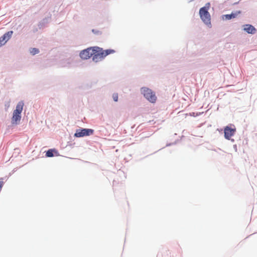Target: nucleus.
<instances>
[{
  "label": "nucleus",
  "mask_w": 257,
  "mask_h": 257,
  "mask_svg": "<svg viewBox=\"0 0 257 257\" xmlns=\"http://www.w3.org/2000/svg\"><path fill=\"white\" fill-rule=\"evenodd\" d=\"M54 150L50 149L46 152V156L47 157H52L54 156L53 152Z\"/></svg>",
  "instance_id": "obj_11"
},
{
  "label": "nucleus",
  "mask_w": 257,
  "mask_h": 257,
  "mask_svg": "<svg viewBox=\"0 0 257 257\" xmlns=\"http://www.w3.org/2000/svg\"><path fill=\"white\" fill-rule=\"evenodd\" d=\"M24 104L23 101H20L18 103L16 108L13 113L12 118V123L13 124H17L18 122L20 121L21 118V114L23 109Z\"/></svg>",
  "instance_id": "obj_2"
},
{
  "label": "nucleus",
  "mask_w": 257,
  "mask_h": 257,
  "mask_svg": "<svg viewBox=\"0 0 257 257\" xmlns=\"http://www.w3.org/2000/svg\"><path fill=\"white\" fill-rule=\"evenodd\" d=\"M13 34V32L10 31L0 37V47L4 45L11 38Z\"/></svg>",
  "instance_id": "obj_8"
},
{
  "label": "nucleus",
  "mask_w": 257,
  "mask_h": 257,
  "mask_svg": "<svg viewBox=\"0 0 257 257\" xmlns=\"http://www.w3.org/2000/svg\"><path fill=\"white\" fill-rule=\"evenodd\" d=\"M199 14L202 20L206 25H210V16L206 7H203L200 9Z\"/></svg>",
  "instance_id": "obj_4"
},
{
  "label": "nucleus",
  "mask_w": 257,
  "mask_h": 257,
  "mask_svg": "<svg viewBox=\"0 0 257 257\" xmlns=\"http://www.w3.org/2000/svg\"><path fill=\"white\" fill-rule=\"evenodd\" d=\"M115 51L113 49H107L103 50L102 48L95 47V51L93 55V60L96 62L102 60L104 57L109 54H113Z\"/></svg>",
  "instance_id": "obj_1"
},
{
  "label": "nucleus",
  "mask_w": 257,
  "mask_h": 257,
  "mask_svg": "<svg viewBox=\"0 0 257 257\" xmlns=\"http://www.w3.org/2000/svg\"><path fill=\"white\" fill-rule=\"evenodd\" d=\"M224 137L225 139L227 140H230L231 137L234 135L235 132H236L235 128L231 127L229 126H226L224 128Z\"/></svg>",
  "instance_id": "obj_7"
},
{
  "label": "nucleus",
  "mask_w": 257,
  "mask_h": 257,
  "mask_svg": "<svg viewBox=\"0 0 257 257\" xmlns=\"http://www.w3.org/2000/svg\"><path fill=\"white\" fill-rule=\"evenodd\" d=\"M39 50L38 49L35 48H32L30 51L31 53L33 55L38 54L39 53Z\"/></svg>",
  "instance_id": "obj_12"
},
{
  "label": "nucleus",
  "mask_w": 257,
  "mask_h": 257,
  "mask_svg": "<svg viewBox=\"0 0 257 257\" xmlns=\"http://www.w3.org/2000/svg\"><path fill=\"white\" fill-rule=\"evenodd\" d=\"M94 133V130L90 128H79L77 129L74 134V137L76 138H81L85 136L92 135Z\"/></svg>",
  "instance_id": "obj_5"
},
{
  "label": "nucleus",
  "mask_w": 257,
  "mask_h": 257,
  "mask_svg": "<svg viewBox=\"0 0 257 257\" xmlns=\"http://www.w3.org/2000/svg\"><path fill=\"white\" fill-rule=\"evenodd\" d=\"M243 30L248 34H254L256 32V29L252 25L246 24L243 25Z\"/></svg>",
  "instance_id": "obj_9"
},
{
  "label": "nucleus",
  "mask_w": 257,
  "mask_h": 257,
  "mask_svg": "<svg viewBox=\"0 0 257 257\" xmlns=\"http://www.w3.org/2000/svg\"><path fill=\"white\" fill-rule=\"evenodd\" d=\"M236 14H230V15H225L224 16V17L227 20H230L232 18H234L236 17Z\"/></svg>",
  "instance_id": "obj_10"
},
{
  "label": "nucleus",
  "mask_w": 257,
  "mask_h": 257,
  "mask_svg": "<svg viewBox=\"0 0 257 257\" xmlns=\"http://www.w3.org/2000/svg\"><path fill=\"white\" fill-rule=\"evenodd\" d=\"M95 48V47H90L81 51L79 54L81 58L82 59H88L93 56L94 54Z\"/></svg>",
  "instance_id": "obj_6"
},
{
  "label": "nucleus",
  "mask_w": 257,
  "mask_h": 257,
  "mask_svg": "<svg viewBox=\"0 0 257 257\" xmlns=\"http://www.w3.org/2000/svg\"><path fill=\"white\" fill-rule=\"evenodd\" d=\"M112 98L114 101L116 102L118 101V94L117 93H113L112 95Z\"/></svg>",
  "instance_id": "obj_13"
},
{
  "label": "nucleus",
  "mask_w": 257,
  "mask_h": 257,
  "mask_svg": "<svg viewBox=\"0 0 257 257\" xmlns=\"http://www.w3.org/2000/svg\"><path fill=\"white\" fill-rule=\"evenodd\" d=\"M141 93L151 103H155L156 102L157 96L151 89L147 87H143L141 88Z\"/></svg>",
  "instance_id": "obj_3"
}]
</instances>
